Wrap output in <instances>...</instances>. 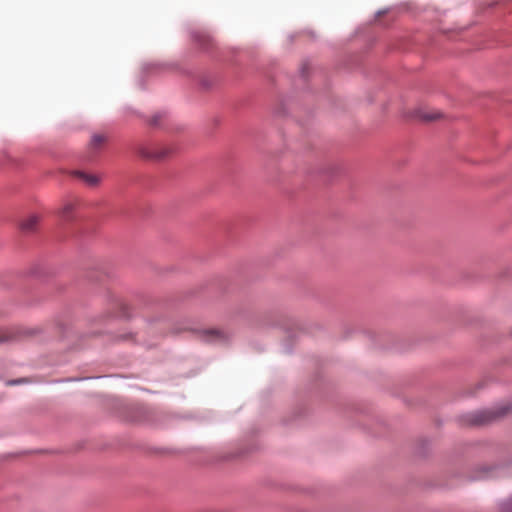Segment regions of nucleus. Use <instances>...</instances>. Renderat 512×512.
I'll list each match as a JSON object with an SVG mask.
<instances>
[{
	"label": "nucleus",
	"instance_id": "f257e3e1",
	"mask_svg": "<svg viewBox=\"0 0 512 512\" xmlns=\"http://www.w3.org/2000/svg\"><path fill=\"white\" fill-rule=\"evenodd\" d=\"M509 410L508 406H503L497 410H484L473 415L472 423L485 424L493 419L505 415Z\"/></svg>",
	"mask_w": 512,
	"mask_h": 512
},
{
	"label": "nucleus",
	"instance_id": "f03ea898",
	"mask_svg": "<svg viewBox=\"0 0 512 512\" xmlns=\"http://www.w3.org/2000/svg\"><path fill=\"white\" fill-rule=\"evenodd\" d=\"M106 139L107 138L104 134L96 133V134L92 135V137L88 143V146H87V152H88L89 158H93L96 156L98 151H100L102 149V147L104 146Z\"/></svg>",
	"mask_w": 512,
	"mask_h": 512
},
{
	"label": "nucleus",
	"instance_id": "7ed1b4c3",
	"mask_svg": "<svg viewBox=\"0 0 512 512\" xmlns=\"http://www.w3.org/2000/svg\"><path fill=\"white\" fill-rule=\"evenodd\" d=\"M228 335L220 329H207L202 332L203 340L207 342H219L226 340Z\"/></svg>",
	"mask_w": 512,
	"mask_h": 512
},
{
	"label": "nucleus",
	"instance_id": "20e7f679",
	"mask_svg": "<svg viewBox=\"0 0 512 512\" xmlns=\"http://www.w3.org/2000/svg\"><path fill=\"white\" fill-rule=\"evenodd\" d=\"M74 175L80 178L86 185L95 187L100 183V178L96 175L88 174L82 171H76Z\"/></svg>",
	"mask_w": 512,
	"mask_h": 512
},
{
	"label": "nucleus",
	"instance_id": "39448f33",
	"mask_svg": "<svg viewBox=\"0 0 512 512\" xmlns=\"http://www.w3.org/2000/svg\"><path fill=\"white\" fill-rule=\"evenodd\" d=\"M76 205L77 202L75 200L66 201L60 210L61 217L66 221L72 219V215L76 208Z\"/></svg>",
	"mask_w": 512,
	"mask_h": 512
},
{
	"label": "nucleus",
	"instance_id": "423d86ee",
	"mask_svg": "<svg viewBox=\"0 0 512 512\" xmlns=\"http://www.w3.org/2000/svg\"><path fill=\"white\" fill-rule=\"evenodd\" d=\"M38 222V216L30 215L21 222L20 227L24 232H32L36 229Z\"/></svg>",
	"mask_w": 512,
	"mask_h": 512
},
{
	"label": "nucleus",
	"instance_id": "0eeeda50",
	"mask_svg": "<svg viewBox=\"0 0 512 512\" xmlns=\"http://www.w3.org/2000/svg\"><path fill=\"white\" fill-rule=\"evenodd\" d=\"M139 152L143 157L149 158V159H161L166 155V153L164 151H161L159 149H153L151 151H148L145 148H141L139 150Z\"/></svg>",
	"mask_w": 512,
	"mask_h": 512
},
{
	"label": "nucleus",
	"instance_id": "6e6552de",
	"mask_svg": "<svg viewBox=\"0 0 512 512\" xmlns=\"http://www.w3.org/2000/svg\"><path fill=\"white\" fill-rule=\"evenodd\" d=\"M418 116L420 119L424 121H433L440 117V113L438 112H427V111H419Z\"/></svg>",
	"mask_w": 512,
	"mask_h": 512
},
{
	"label": "nucleus",
	"instance_id": "1a4fd4ad",
	"mask_svg": "<svg viewBox=\"0 0 512 512\" xmlns=\"http://www.w3.org/2000/svg\"><path fill=\"white\" fill-rule=\"evenodd\" d=\"M11 339V334L7 330H0V343L7 342Z\"/></svg>",
	"mask_w": 512,
	"mask_h": 512
}]
</instances>
